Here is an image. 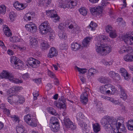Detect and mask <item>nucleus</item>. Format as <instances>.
Wrapping results in <instances>:
<instances>
[{"label":"nucleus","mask_w":133,"mask_h":133,"mask_svg":"<svg viewBox=\"0 0 133 133\" xmlns=\"http://www.w3.org/2000/svg\"><path fill=\"white\" fill-rule=\"evenodd\" d=\"M39 31L42 34H45L48 32H51L52 29L50 26L49 23L45 21L42 23L39 26Z\"/></svg>","instance_id":"nucleus-3"},{"label":"nucleus","mask_w":133,"mask_h":133,"mask_svg":"<svg viewBox=\"0 0 133 133\" xmlns=\"http://www.w3.org/2000/svg\"><path fill=\"white\" fill-rule=\"evenodd\" d=\"M24 119L29 125L32 127H36L37 126L36 123L32 120L29 114H28L24 117Z\"/></svg>","instance_id":"nucleus-9"},{"label":"nucleus","mask_w":133,"mask_h":133,"mask_svg":"<svg viewBox=\"0 0 133 133\" xmlns=\"http://www.w3.org/2000/svg\"><path fill=\"white\" fill-rule=\"evenodd\" d=\"M46 12L47 15L51 18L55 17L57 15L54 10L46 11Z\"/></svg>","instance_id":"nucleus-22"},{"label":"nucleus","mask_w":133,"mask_h":133,"mask_svg":"<svg viewBox=\"0 0 133 133\" xmlns=\"http://www.w3.org/2000/svg\"><path fill=\"white\" fill-rule=\"evenodd\" d=\"M1 47L4 50L6 51L7 50L4 44V43L1 41Z\"/></svg>","instance_id":"nucleus-56"},{"label":"nucleus","mask_w":133,"mask_h":133,"mask_svg":"<svg viewBox=\"0 0 133 133\" xmlns=\"http://www.w3.org/2000/svg\"><path fill=\"white\" fill-rule=\"evenodd\" d=\"M27 5V4L20 3L18 1L16 2L14 4V6L18 10H22L26 8Z\"/></svg>","instance_id":"nucleus-11"},{"label":"nucleus","mask_w":133,"mask_h":133,"mask_svg":"<svg viewBox=\"0 0 133 133\" xmlns=\"http://www.w3.org/2000/svg\"><path fill=\"white\" fill-rule=\"evenodd\" d=\"M48 74L52 78H53L55 76L54 74L50 71L48 72Z\"/></svg>","instance_id":"nucleus-63"},{"label":"nucleus","mask_w":133,"mask_h":133,"mask_svg":"<svg viewBox=\"0 0 133 133\" xmlns=\"http://www.w3.org/2000/svg\"><path fill=\"white\" fill-rule=\"evenodd\" d=\"M26 30L31 33L35 32L37 27L36 25L32 22L29 23L25 26Z\"/></svg>","instance_id":"nucleus-10"},{"label":"nucleus","mask_w":133,"mask_h":133,"mask_svg":"<svg viewBox=\"0 0 133 133\" xmlns=\"http://www.w3.org/2000/svg\"><path fill=\"white\" fill-rule=\"evenodd\" d=\"M91 38L87 37L85 38L83 41L82 43V47L87 46L89 45V43L90 41Z\"/></svg>","instance_id":"nucleus-24"},{"label":"nucleus","mask_w":133,"mask_h":133,"mask_svg":"<svg viewBox=\"0 0 133 133\" xmlns=\"http://www.w3.org/2000/svg\"><path fill=\"white\" fill-rule=\"evenodd\" d=\"M98 43L96 44L95 48L97 52L102 56H105L109 54L111 51V47L110 45L107 44H102L100 43V41H98Z\"/></svg>","instance_id":"nucleus-1"},{"label":"nucleus","mask_w":133,"mask_h":133,"mask_svg":"<svg viewBox=\"0 0 133 133\" xmlns=\"http://www.w3.org/2000/svg\"><path fill=\"white\" fill-rule=\"evenodd\" d=\"M98 81L102 83H105L108 82V80L107 78L102 77L98 79Z\"/></svg>","instance_id":"nucleus-40"},{"label":"nucleus","mask_w":133,"mask_h":133,"mask_svg":"<svg viewBox=\"0 0 133 133\" xmlns=\"http://www.w3.org/2000/svg\"><path fill=\"white\" fill-rule=\"evenodd\" d=\"M109 123L108 124V125L107 126V128H111L115 130V128H118L120 127V126L121 125V123L120 122H118L117 124V121L114 118H110V117Z\"/></svg>","instance_id":"nucleus-6"},{"label":"nucleus","mask_w":133,"mask_h":133,"mask_svg":"<svg viewBox=\"0 0 133 133\" xmlns=\"http://www.w3.org/2000/svg\"><path fill=\"white\" fill-rule=\"evenodd\" d=\"M79 11L80 14L84 16H85L87 14V9L85 8H82L79 10Z\"/></svg>","instance_id":"nucleus-35"},{"label":"nucleus","mask_w":133,"mask_h":133,"mask_svg":"<svg viewBox=\"0 0 133 133\" xmlns=\"http://www.w3.org/2000/svg\"><path fill=\"white\" fill-rule=\"evenodd\" d=\"M22 78L26 79L29 77V76L28 73H27L23 74L22 76Z\"/></svg>","instance_id":"nucleus-58"},{"label":"nucleus","mask_w":133,"mask_h":133,"mask_svg":"<svg viewBox=\"0 0 133 133\" xmlns=\"http://www.w3.org/2000/svg\"><path fill=\"white\" fill-rule=\"evenodd\" d=\"M110 36L112 38H115L116 37V35L115 31L112 30L110 32Z\"/></svg>","instance_id":"nucleus-50"},{"label":"nucleus","mask_w":133,"mask_h":133,"mask_svg":"<svg viewBox=\"0 0 133 133\" xmlns=\"http://www.w3.org/2000/svg\"><path fill=\"white\" fill-rule=\"evenodd\" d=\"M9 80L12 81V82L16 84L21 83H23V81L22 79H19L18 78H15L14 75L12 74L10 75L9 77Z\"/></svg>","instance_id":"nucleus-19"},{"label":"nucleus","mask_w":133,"mask_h":133,"mask_svg":"<svg viewBox=\"0 0 133 133\" xmlns=\"http://www.w3.org/2000/svg\"><path fill=\"white\" fill-rule=\"evenodd\" d=\"M30 43L33 47L37 46L38 45V41L35 38H33L30 39Z\"/></svg>","instance_id":"nucleus-28"},{"label":"nucleus","mask_w":133,"mask_h":133,"mask_svg":"<svg viewBox=\"0 0 133 133\" xmlns=\"http://www.w3.org/2000/svg\"><path fill=\"white\" fill-rule=\"evenodd\" d=\"M110 117H108L102 119L101 121V123L102 125H103L104 126H105L107 128V126L108 125V124H109Z\"/></svg>","instance_id":"nucleus-26"},{"label":"nucleus","mask_w":133,"mask_h":133,"mask_svg":"<svg viewBox=\"0 0 133 133\" xmlns=\"http://www.w3.org/2000/svg\"><path fill=\"white\" fill-rule=\"evenodd\" d=\"M88 95L87 92H84L81 95L80 98L81 102L82 103L86 104L88 101Z\"/></svg>","instance_id":"nucleus-17"},{"label":"nucleus","mask_w":133,"mask_h":133,"mask_svg":"<svg viewBox=\"0 0 133 133\" xmlns=\"http://www.w3.org/2000/svg\"><path fill=\"white\" fill-rule=\"evenodd\" d=\"M109 74L110 76L116 81H118L120 79L119 74L113 71H110Z\"/></svg>","instance_id":"nucleus-20"},{"label":"nucleus","mask_w":133,"mask_h":133,"mask_svg":"<svg viewBox=\"0 0 133 133\" xmlns=\"http://www.w3.org/2000/svg\"><path fill=\"white\" fill-rule=\"evenodd\" d=\"M106 32L108 33H110V31H112V28L111 27L110 25H108L105 28Z\"/></svg>","instance_id":"nucleus-48"},{"label":"nucleus","mask_w":133,"mask_h":133,"mask_svg":"<svg viewBox=\"0 0 133 133\" xmlns=\"http://www.w3.org/2000/svg\"><path fill=\"white\" fill-rule=\"evenodd\" d=\"M97 26V24L91 21L90 24L87 27V28L90 29L91 30L94 31L95 30V28Z\"/></svg>","instance_id":"nucleus-29"},{"label":"nucleus","mask_w":133,"mask_h":133,"mask_svg":"<svg viewBox=\"0 0 133 133\" xmlns=\"http://www.w3.org/2000/svg\"><path fill=\"white\" fill-rule=\"evenodd\" d=\"M113 104L118 105H119L120 103V102L117 100H114L113 99V101H111Z\"/></svg>","instance_id":"nucleus-59"},{"label":"nucleus","mask_w":133,"mask_h":133,"mask_svg":"<svg viewBox=\"0 0 133 133\" xmlns=\"http://www.w3.org/2000/svg\"><path fill=\"white\" fill-rule=\"evenodd\" d=\"M11 117L14 118V121L15 122L18 123L19 122V118L18 117H17L16 116L14 115L13 116Z\"/></svg>","instance_id":"nucleus-61"},{"label":"nucleus","mask_w":133,"mask_h":133,"mask_svg":"<svg viewBox=\"0 0 133 133\" xmlns=\"http://www.w3.org/2000/svg\"><path fill=\"white\" fill-rule=\"evenodd\" d=\"M120 106L122 107V108L121 109V111L123 112H125L126 111L125 107L124 105L123 104H121L120 105Z\"/></svg>","instance_id":"nucleus-62"},{"label":"nucleus","mask_w":133,"mask_h":133,"mask_svg":"<svg viewBox=\"0 0 133 133\" xmlns=\"http://www.w3.org/2000/svg\"><path fill=\"white\" fill-rule=\"evenodd\" d=\"M47 109L48 111L51 114L55 115H57V113L56 112V110L52 107H48Z\"/></svg>","instance_id":"nucleus-34"},{"label":"nucleus","mask_w":133,"mask_h":133,"mask_svg":"<svg viewBox=\"0 0 133 133\" xmlns=\"http://www.w3.org/2000/svg\"><path fill=\"white\" fill-rule=\"evenodd\" d=\"M50 127L51 130L54 132H57L59 129V123H56L55 124H51Z\"/></svg>","instance_id":"nucleus-27"},{"label":"nucleus","mask_w":133,"mask_h":133,"mask_svg":"<svg viewBox=\"0 0 133 133\" xmlns=\"http://www.w3.org/2000/svg\"><path fill=\"white\" fill-rule=\"evenodd\" d=\"M132 51V49L131 47L128 45H124L121 48L119 52L121 54L125 52L129 53L124 57V59L126 61L130 62L133 61V53L129 54Z\"/></svg>","instance_id":"nucleus-2"},{"label":"nucleus","mask_w":133,"mask_h":133,"mask_svg":"<svg viewBox=\"0 0 133 133\" xmlns=\"http://www.w3.org/2000/svg\"><path fill=\"white\" fill-rule=\"evenodd\" d=\"M117 130H119L121 132H122L123 133H126L127 130H126L124 126L123 125L120 126V127L119 128H116Z\"/></svg>","instance_id":"nucleus-36"},{"label":"nucleus","mask_w":133,"mask_h":133,"mask_svg":"<svg viewBox=\"0 0 133 133\" xmlns=\"http://www.w3.org/2000/svg\"><path fill=\"white\" fill-rule=\"evenodd\" d=\"M58 103L61 108H65L66 107L65 99L64 96H62L58 101Z\"/></svg>","instance_id":"nucleus-16"},{"label":"nucleus","mask_w":133,"mask_h":133,"mask_svg":"<svg viewBox=\"0 0 133 133\" xmlns=\"http://www.w3.org/2000/svg\"><path fill=\"white\" fill-rule=\"evenodd\" d=\"M66 24L68 25V27L70 29H72L73 28L74 30L72 31V33H75L76 32V31L79 30V28L78 26L74 27V23L71 21H67V22H66Z\"/></svg>","instance_id":"nucleus-14"},{"label":"nucleus","mask_w":133,"mask_h":133,"mask_svg":"<svg viewBox=\"0 0 133 133\" xmlns=\"http://www.w3.org/2000/svg\"><path fill=\"white\" fill-rule=\"evenodd\" d=\"M84 117L83 115L81 112L78 113L76 115V118L77 120L79 119L81 121Z\"/></svg>","instance_id":"nucleus-41"},{"label":"nucleus","mask_w":133,"mask_h":133,"mask_svg":"<svg viewBox=\"0 0 133 133\" xmlns=\"http://www.w3.org/2000/svg\"><path fill=\"white\" fill-rule=\"evenodd\" d=\"M96 70L95 69H93L91 68L90 69L88 70V74L90 76L93 75L95 74Z\"/></svg>","instance_id":"nucleus-49"},{"label":"nucleus","mask_w":133,"mask_h":133,"mask_svg":"<svg viewBox=\"0 0 133 133\" xmlns=\"http://www.w3.org/2000/svg\"><path fill=\"white\" fill-rule=\"evenodd\" d=\"M3 30L4 32L5 35L7 36L10 37L11 36L12 34L11 30L7 26H3Z\"/></svg>","instance_id":"nucleus-18"},{"label":"nucleus","mask_w":133,"mask_h":133,"mask_svg":"<svg viewBox=\"0 0 133 133\" xmlns=\"http://www.w3.org/2000/svg\"><path fill=\"white\" fill-rule=\"evenodd\" d=\"M99 89L100 92L103 94L105 93L106 90H107V89L104 86H102L100 87L99 88Z\"/></svg>","instance_id":"nucleus-45"},{"label":"nucleus","mask_w":133,"mask_h":133,"mask_svg":"<svg viewBox=\"0 0 133 133\" xmlns=\"http://www.w3.org/2000/svg\"><path fill=\"white\" fill-rule=\"evenodd\" d=\"M58 35L60 38H64L65 37L66 34L64 31H59Z\"/></svg>","instance_id":"nucleus-42"},{"label":"nucleus","mask_w":133,"mask_h":133,"mask_svg":"<svg viewBox=\"0 0 133 133\" xmlns=\"http://www.w3.org/2000/svg\"><path fill=\"white\" fill-rule=\"evenodd\" d=\"M3 111L4 113L8 115H10V110L6 108Z\"/></svg>","instance_id":"nucleus-53"},{"label":"nucleus","mask_w":133,"mask_h":133,"mask_svg":"<svg viewBox=\"0 0 133 133\" xmlns=\"http://www.w3.org/2000/svg\"><path fill=\"white\" fill-rule=\"evenodd\" d=\"M27 62L29 65L33 68H37L40 63L39 61L32 57L28 58Z\"/></svg>","instance_id":"nucleus-7"},{"label":"nucleus","mask_w":133,"mask_h":133,"mask_svg":"<svg viewBox=\"0 0 133 133\" xmlns=\"http://www.w3.org/2000/svg\"><path fill=\"white\" fill-rule=\"evenodd\" d=\"M21 87L15 86L11 88L12 90V92H15L16 91H18L20 90Z\"/></svg>","instance_id":"nucleus-47"},{"label":"nucleus","mask_w":133,"mask_h":133,"mask_svg":"<svg viewBox=\"0 0 133 133\" xmlns=\"http://www.w3.org/2000/svg\"><path fill=\"white\" fill-rule=\"evenodd\" d=\"M20 95H12L13 101L16 103H17L18 104V99H19V97Z\"/></svg>","instance_id":"nucleus-39"},{"label":"nucleus","mask_w":133,"mask_h":133,"mask_svg":"<svg viewBox=\"0 0 133 133\" xmlns=\"http://www.w3.org/2000/svg\"><path fill=\"white\" fill-rule=\"evenodd\" d=\"M19 99H18V103L19 104H22L24 101V99L23 97L21 96L20 95L19 97Z\"/></svg>","instance_id":"nucleus-51"},{"label":"nucleus","mask_w":133,"mask_h":133,"mask_svg":"<svg viewBox=\"0 0 133 133\" xmlns=\"http://www.w3.org/2000/svg\"><path fill=\"white\" fill-rule=\"evenodd\" d=\"M57 120V119L56 117H53L51 118L50 122L51 124H55L56 123H59Z\"/></svg>","instance_id":"nucleus-43"},{"label":"nucleus","mask_w":133,"mask_h":133,"mask_svg":"<svg viewBox=\"0 0 133 133\" xmlns=\"http://www.w3.org/2000/svg\"><path fill=\"white\" fill-rule=\"evenodd\" d=\"M63 26V24L62 23L59 24V26H58V28L59 30V31H64V28Z\"/></svg>","instance_id":"nucleus-55"},{"label":"nucleus","mask_w":133,"mask_h":133,"mask_svg":"<svg viewBox=\"0 0 133 133\" xmlns=\"http://www.w3.org/2000/svg\"><path fill=\"white\" fill-rule=\"evenodd\" d=\"M34 100H36L37 99V97L39 96V94L38 93V91L35 92L33 93Z\"/></svg>","instance_id":"nucleus-54"},{"label":"nucleus","mask_w":133,"mask_h":133,"mask_svg":"<svg viewBox=\"0 0 133 133\" xmlns=\"http://www.w3.org/2000/svg\"><path fill=\"white\" fill-rule=\"evenodd\" d=\"M15 15L13 12H10L9 14V17L11 20H14V18L15 17Z\"/></svg>","instance_id":"nucleus-46"},{"label":"nucleus","mask_w":133,"mask_h":133,"mask_svg":"<svg viewBox=\"0 0 133 133\" xmlns=\"http://www.w3.org/2000/svg\"><path fill=\"white\" fill-rule=\"evenodd\" d=\"M11 62L12 64H14L13 67L16 69H20L23 65V62L15 56L12 57Z\"/></svg>","instance_id":"nucleus-5"},{"label":"nucleus","mask_w":133,"mask_h":133,"mask_svg":"<svg viewBox=\"0 0 133 133\" xmlns=\"http://www.w3.org/2000/svg\"><path fill=\"white\" fill-rule=\"evenodd\" d=\"M128 129L130 130H133V121L129 120L127 123Z\"/></svg>","instance_id":"nucleus-33"},{"label":"nucleus","mask_w":133,"mask_h":133,"mask_svg":"<svg viewBox=\"0 0 133 133\" xmlns=\"http://www.w3.org/2000/svg\"><path fill=\"white\" fill-rule=\"evenodd\" d=\"M119 89L120 90V97L124 101L127 98V95L126 94V91L125 89L121 87L120 85H119Z\"/></svg>","instance_id":"nucleus-12"},{"label":"nucleus","mask_w":133,"mask_h":133,"mask_svg":"<svg viewBox=\"0 0 133 133\" xmlns=\"http://www.w3.org/2000/svg\"><path fill=\"white\" fill-rule=\"evenodd\" d=\"M71 45L72 49L75 51L79 49L81 47V45L77 43H73Z\"/></svg>","instance_id":"nucleus-32"},{"label":"nucleus","mask_w":133,"mask_h":133,"mask_svg":"<svg viewBox=\"0 0 133 133\" xmlns=\"http://www.w3.org/2000/svg\"><path fill=\"white\" fill-rule=\"evenodd\" d=\"M101 39L103 40L104 41H108V37L105 35H102L101 36Z\"/></svg>","instance_id":"nucleus-52"},{"label":"nucleus","mask_w":133,"mask_h":133,"mask_svg":"<svg viewBox=\"0 0 133 133\" xmlns=\"http://www.w3.org/2000/svg\"><path fill=\"white\" fill-rule=\"evenodd\" d=\"M54 18L53 19L54 21L55 22H57L59 21V19L60 18L59 16L58 15L56 16V17H54Z\"/></svg>","instance_id":"nucleus-60"},{"label":"nucleus","mask_w":133,"mask_h":133,"mask_svg":"<svg viewBox=\"0 0 133 133\" xmlns=\"http://www.w3.org/2000/svg\"><path fill=\"white\" fill-rule=\"evenodd\" d=\"M49 46L46 42L44 41L41 43V47L42 49L44 50L47 49L49 48Z\"/></svg>","instance_id":"nucleus-30"},{"label":"nucleus","mask_w":133,"mask_h":133,"mask_svg":"<svg viewBox=\"0 0 133 133\" xmlns=\"http://www.w3.org/2000/svg\"><path fill=\"white\" fill-rule=\"evenodd\" d=\"M109 3L108 2L106 1H103L102 2L101 6H99L95 8H91L90 11L93 15L97 14H100L102 13L103 7L104 6H106Z\"/></svg>","instance_id":"nucleus-4"},{"label":"nucleus","mask_w":133,"mask_h":133,"mask_svg":"<svg viewBox=\"0 0 133 133\" xmlns=\"http://www.w3.org/2000/svg\"><path fill=\"white\" fill-rule=\"evenodd\" d=\"M76 67L80 74L81 73L82 74H84L87 72L86 70H87V69H86L80 68L77 66Z\"/></svg>","instance_id":"nucleus-44"},{"label":"nucleus","mask_w":133,"mask_h":133,"mask_svg":"<svg viewBox=\"0 0 133 133\" xmlns=\"http://www.w3.org/2000/svg\"><path fill=\"white\" fill-rule=\"evenodd\" d=\"M6 7L5 5H1V14H4L6 12Z\"/></svg>","instance_id":"nucleus-37"},{"label":"nucleus","mask_w":133,"mask_h":133,"mask_svg":"<svg viewBox=\"0 0 133 133\" xmlns=\"http://www.w3.org/2000/svg\"><path fill=\"white\" fill-rule=\"evenodd\" d=\"M39 3L45 4L47 7H49L51 4V0H39Z\"/></svg>","instance_id":"nucleus-23"},{"label":"nucleus","mask_w":133,"mask_h":133,"mask_svg":"<svg viewBox=\"0 0 133 133\" xmlns=\"http://www.w3.org/2000/svg\"><path fill=\"white\" fill-rule=\"evenodd\" d=\"M33 81H35V82L37 84H40L41 82V78H38L37 79H33Z\"/></svg>","instance_id":"nucleus-57"},{"label":"nucleus","mask_w":133,"mask_h":133,"mask_svg":"<svg viewBox=\"0 0 133 133\" xmlns=\"http://www.w3.org/2000/svg\"><path fill=\"white\" fill-rule=\"evenodd\" d=\"M93 127L94 131L95 133H97L100 130V125L98 123L93 124Z\"/></svg>","instance_id":"nucleus-31"},{"label":"nucleus","mask_w":133,"mask_h":133,"mask_svg":"<svg viewBox=\"0 0 133 133\" xmlns=\"http://www.w3.org/2000/svg\"><path fill=\"white\" fill-rule=\"evenodd\" d=\"M106 89L107 90L110 89L109 88H111V85L110 84H107L104 85Z\"/></svg>","instance_id":"nucleus-64"},{"label":"nucleus","mask_w":133,"mask_h":133,"mask_svg":"<svg viewBox=\"0 0 133 133\" xmlns=\"http://www.w3.org/2000/svg\"><path fill=\"white\" fill-rule=\"evenodd\" d=\"M16 131L17 133H25L24 132V130L22 126L21 127L17 126L16 127Z\"/></svg>","instance_id":"nucleus-38"},{"label":"nucleus","mask_w":133,"mask_h":133,"mask_svg":"<svg viewBox=\"0 0 133 133\" xmlns=\"http://www.w3.org/2000/svg\"><path fill=\"white\" fill-rule=\"evenodd\" d=\"M58 54L57 51L54 48H51L49 51V53L48 54V57L52 58L57 56Z\"/></svg>","instance_id":"nucleus-15"},{"label":"nucleus","mask_w":133,"mask_h":133,"mask_svg":"<svg viewBox=\"0 0 133 133\" xmlns=\"http://www.w3.org/2000/svg\"><path fill=\"white\" fill-rule=\"evenodd\" d=\"M119 72L121 74V75L124 77V78L125 79L128 80V79L129 78L128 74L124 68H121Z\"/></svg>","instance_id":"nucleus-21"},{"label":"nucleus","mask_w":133,"mask_h":133,"mask_svg":"<svg viewBox=\"0 0 133 133\" xmlns=\"http://www.w3.org/2000/svg\"><path fill=\"white\" fill-rule=\"evenodd\" d=\"M11 75L12 74L5 70H3L1 73V77L2 78H6L9 80V77H10V75Z\"/></svg>","instance_id":"nucleus-25"},{"label":"nucleus","mask_w":133,"mask_h":133,"mask_svg":"<svg viewBox=\"0 0 133 133\" xmlns=\"http://www.w3.org/2000/svg\"><path fill=\"white\" fill-rule=\"evenodd\" d=\"M64 124L67 128H70L71 129H75L76 126L73 124V123L68 117H66L64 120Z\"/></svg>","instance_id":"nucleus-8"},{"label":"nucleus","mask_w":133,"mask_h":133,"mask_svg":"<svg viewBox=\"0 0 133 133\" xmlns=\"http://www.w3.org/2000/svg\"><path fill=\"white\" fill-rule=\"evenodd\" d=\"M123 39L124 42L128 45L131 44V41H133V37L130 35L127 34L124 35L123 37Z\"/></svg>","instance_id":"nucleus-13"}]
</instances>
